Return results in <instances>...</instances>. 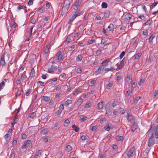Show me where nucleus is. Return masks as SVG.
Listing matches in <instances>:
<instances>
[{"instance_id": "nucleus-1", "label": "nucleus", "mask_w": 158, "mask_h": 158, "mask_svg": "<svg viewBox=\"0 0 158 158\" xmlns=\"http://www.w3.org/2000/svg\"><path fill=\"white\" fill-rule=\"evenodd\" d=\"M155 126L153 125L152 126L150 130L147 132V135L149 137L148 140V146L149 147H151L154 144L155 142L153 139L154 136L155 137V133L156 130Z\"/></svg>"}, {"instance_id": "nucleus-22", "label": "nucleus", "mask_w": 158, "mask_h": 158, "mask_svg": "<svg viewBox=\"0 0 158 158\" xmlns=\"http://www.w3.org/2000/svg\"><path fill=\"white\" fill-rule=\"evenodd\" d=\"M98 109H101L103 107V104L102 102L98 103Z\"/></svg>"}, {"instance_id": "nucleus-64", "label": "nucleus", "mask_w": 158, "mask_h": 158, "mask_svg": "<svg viewBox=\"0 0 158 158\" xmlns=\"http://www.w3.org/2000/svg\"><path fill=\"white\" fill-rule=\"evenodd\" d=\"M67 105H69L72 103V101L70 100H67L66 102Z\"/></svg>"}, {"instance_id": "nucleus-2", "label": "nucleus", "mask_w": 158, "mask_h": 158, "mask_svg": "<svg viewBox=\"0 0 158 158\" xmlns=\"http://www.w3.org/2000/svg\"><path fill=\"white\" fill-rule=\"evenodd\" d=\"M70 4L69 2L66 1L64 2L61 14L62 15H63L64 13H66L68 10L69 6Z\"/></svg>"}, {"instance_id": "nucleus-39", "label": "nucleus", "mask_w": 158, "mask_h": 158, "mask_svg": "<svg viewBox=\"0 0 158 158\" xmlns=\"http://www.w3.org/2000/svg\"><path fill=\"white\" fill-rule=\"evenodd\" d=\"M5 82L4 81H2L0 84V90L2 88V87L4 86Z\"/></svg>"}, {"instance_id": "nucleus-42", "label": "nucleus", "mask_w": 158, "mask_h": 158, "mask_svg": "<svg viewBox=\"0 0 158 158\" xmlns=\"http://www.w3.org/2000/svg\"><path fill=\"white\" fill-rule=\"evenodd\" d=\"M127 78L128 79V80L130 81V82H131L132 78L130 75H128L127 76Z\"/></svg>"}, {"instance_id": "nucleus-6", "label": "nucleus", "mask_w": 158, "mask_h": 158, "mask_svg": "<svg viewBox=\"0 0 158 158\" xmlns=\"http://www.w3.org/2000/svg\"><path fill=\"white\" fill-rule=\"evenodd\" d=\"M57 67L53 65H52L51 67L48 69V72L52 73L54 72V71H55L57 69Z\"/></svg>"}, {"instance_id": "nucleus-3", "label": "nucleus", "mask_w": 158, "mask_h": 158, "mask_svg": "<svg viewBox=\"0 0 158 158\" xmlns=\"http://www.w3.org/2000/svg\"><path fill=\"white\" fill-rule=\"evenodd\" d=\"M56 56H58L57 60L60 61L64 59V53L60 51H58L55 55Z\"/></svg>"}, {"instance_id": "nucleus-34", "label": "nucleus", "mask_w": 158, "mask_h": 158, "mask_svg": "<svg viewBox=\"0 0 158 158\" xmlns=\"http://www.w3.org/2000/svg\"><path fill=\"white\" fill-rule=\"evenodd\" d=\"M45 143H47L50 140V138L48 136L46 138H44L43 139Z\"/></svg>"}, {"instance_id": "nucleus-5", "label": "nucleus", "mask_w": 158, "mask_h": 158, "mask_svg": "<svg viewBox=\"0 0 158 158\" xmlns=\"http://www.w3.org/2000/svg\"><path fill=\"white\" fill-rule=\"evenodd\" d=\"M31 142L30 140H28L26 142L24 143V144L22 147V149H24L27 147H30L31 145Z\"/></svg>"}, {"instance_id": "nucleus-20", "label": "nucleus", "mask_w": 158, "mask_h": 158, "mask_svg": "<svg viewBox=\"0 0 158 158\" xmlns=\"http://www.w3.org/2000/svg\"><path fill=\"white\" fill-rule=\"evenodd\" d=\"M72 127L76 132H78L79 131V128L77 126L75 125H73L72 126Z\"/></svg>"}, {"instance_id": "nucleus-10", "label": "nucleus", "mask_w": 158, "mask_h": 158, "mask_svg": "<svg viewBox=\"0 0 158 158\" xmlns=\"http://www.w3.org/2000/svg\"><path fill=\"white\" fill-rule=\"evenodd\" d=\"M109 106L108 104L105 106V110L106 111V114L108 115H110L112 114V111L109 109Z\"/></svg>"}, {"instance_id": "nucleus-36", "label": "nucleus", "mask_w": 158, "mask_h": 158, "mask_svg": "<svg viewBox=\"0 0 158 158\" xmlns=\"http://www.w3.org/2000/svg\"><path fill=\"white\" fill-rule=\"evenodd\" d=\"M104 39V38H102L101 42V43L103 44L104 45H105L106 44V41Z\"/></svg>"}, {"instance_id": "nucleus-55", "label": "nucleus", "mask_w": 158, "mask_h": 158, "mask_svg": "<svg viewBox=\"0 0 158 158\" xmlns=\"http://www.w3.org/2000/svg\"><path fill=\"white\" fill-rule=\"evenodd\" d=\"M33 3V0H29L28 2V4L29 5H32Z\"/></svg>"}, {"instance_id": "nucleus-59", "label": "nucleus", "mask_w": 158, "mask_h": 158, "mask_svg": "<svg viewBox=\"0 0 158 158\" xmlns=\"http://www.w3.org/2000/svg\"><path fill=\"white\" fill-rule=\"evenodd\" d=\"M91 106V104L90 103H87L85 105V108H89Z\"/></svg>"}, {"instance_id": "nucleus-14", "label": "nucleus", "mask_w": 158, "mask_h": 158, "mask_svg": "<svg viewBox=\"0 0 158 158\" xmlns=\"http://www.w3.org/2000/svg\"><path fill=\"white\" fill-rule=\"evenodd\" d=\"M127 118L128 121H131L133 119V116L131 114H130L129 113H127Z\"/></svg>"}, {"instance_id": "nucleus-38", "label": "nucleus", "mask_w": 158, "mask_h": 158, "mask_svg": "<svg viewBox=\"0 0 158 158\" xmlns=\"http://www.w3.org/2000/svg\"><path fill=\"white\" fill-rule=\"evenodd\" d=\"M95 41V40H94V38L93 37L89 41L88 43H89V44H92Z\"/></svg>"}, {"instance_id": "nucleus-32", "label": "nucleus", "mask_w": 158, "mask_h": 158, "mask_svg": "<svg viewBox=\"0 0 158 158\" xmlns=\"http://www.w3.org/2000/svg\"><path fill=\"white\" fill-rule=\"evenodd\" d=\"M118 102L117 101H114L112 104V106L113 107H114L118 105Z\"/></svg>"}, {"instance_id": "nucleus-29", "label": "nucleus", "mask_w": 158, "mask_h": 158, "mask_svg": "<svg viewBox=\"0 0 158 158\" xmlns=\"http://www.w3.org/2000/svg\"><path fill=\"white\" fill-rule=\"evenodd\" d=\"M43 99L45 102H47L49 100L50 98L49 97L44 96L43 97Z\"/></svg>"}, {"instance_id": "nucleus-46", "label": "nucleus", "mask_w": 158, "mask_h": 158, "mask_svg": "<svg viewBox=\"0 0 158 158\" xmlns=\"http://www.w3.org/2000/svg\"><path fill=\"white\" fill-rule=\"evenodd\" d=\"M125 54V52L124 51H123L120 56V59H122L123 57L124 56Z\"/></svg>"}, {"instance_id": "nucleus-7", "label": "nucleus", "mask_w": 158, "mask_h": 158, "mask_svg": "<svg viewBox=\"0 0 158 158\" xmlns=\"http://www.w3.org/2000/svg\"><path fill=\"white\" fill-rule=\"evenodd\" d=\"M80 15V14H79L78 13L77 14H74L73 15L72 17L69 20L68 22V23L69 24H71L73 21L74 20V19L78 16H79Z\"/></svg>"}, {"instance_id": "nucleus-21", "label": "nucleus", "mask_w": 158, "mask_h": 158, "mask_svg": "<svg viewBox=\"0 0 158 158\" xmlns=\"http://www.w3.org/2000/svg\"><path fill=\"white\" fill-rule=\"evenodd\" d=\"M27 77L26 75L25 71H24L22 74L21 77V80L23 81L26 79Z\"/></svg>"}, {"instance_id": "nucleus-18", "label": "nucleus", "mask_w": 158, "mask_h": 158, "mask_svg": "<svg viewBox=\"0 0 158 158\" xmlns=\"http://www.w3.org/2000/svg\"><path fill=\"white\" fill-rule=\"evenodd\" d=\"M71 41V36L70 35H68L66 39L65 43L66 44L69 43Z\"/></svg>"}, {"instance_id": "nucleus-40", "label": "nucleus", "mask_w": 158, "mask_h": 158, "mask_svg": "<svg viewBox=\"0 0 158 158\" xmlns=\"http://www.w3.org/2000/svg\"><path fill=\"white\" fill-rule=\"evenodd\" d=\"M157 3L156 2H154L152 3L150 6V7L151 9H152L154 8L157 5Z\"/></svg>"}, {"instance_id": "nucleus-62", "label": "nucleus", "mask_w": 158, "mask_h": 158, "mask_svg": "<svg viewBox=\"0 0 158 158\" xmlns=\"http://www.w3.org/2000/svg\"><path fill=\"white\" fill-rule=\"evenodd\" d=\"M60 76H61V77L63 79L65 78L66 77V75L64 73L61 74Z\"/></svg>"}, {"instance_id": "nucleus-44", "label": "nucleus", "mask_w": 158, "mask_h": 158, "mask_svg": "<svg viewBox=\"0 0 158 158\" xmlns=\"http://www.w3.org/2000/svg\"><path fill=\"white\" fill-rule=\"evenodd\" d=\"M158 95V90H156L153 93V97L154 98L156 97H157Z\"/></svg>"}, {"instance_id": "nucleus-28", "label": "nucleus", "mask_w": 158, "mask_h": 158, "mask_svg": "<svg viewBox=\"0 0 158 158\" xmlns=\"http://www.w3.org/2000/svg\"><path fill=\"white\" fill-rule=\"evenodd\" d=\"M10 135L9 134H6L5 136V138L6 139V141H7V142L8 143L9 142L10 138H8Z\"/></svg>"}, {"instance_id": "nucleus-30", "label": "nucleus", "mask_w": 158, "mask_h": 158, "mask_svg": "<svg viewBox=\"0 0 158 158\" xmlns=\"http://www.w3.org/2000/svg\"><path fill=\"white\" fill-rule=\"evenodd\" d=\"M72 149V148L70 145H68L66 146V150L68 152H70Z\"/></svg>"}, {"instance_id": "nucleus-41", "label": "nucleus", "mask_w": 158, "mask_h": 158, "mask_svg": "<svg viewBox=\"0 0 158 158\" xmlns=\"http://www.w3.org/2000/svg\"><path fill=\"white\" fill-rule=\"evenodd\" d=\"M49 48H45L44 49V52L45 54H47L48 52Z\"/></svg>"}, {"instance_id": "nucleus-58", "label": "nucleus", "mask_w": 158, "mask_h": 158, "mask_svg": "<svg viewBox=\"0 0 158 158\" xmlns=\"http://www.w3.org/2000/svg\"><path fill=\"white\" fill-rule=\"evenodd\" d=\"M17 26V25L16 23H15L12 25L11 27L12 28H14V29H15V28Z\"/></svg>"}, {"instance_id": "nucleus-47", "label": "nucleus", "mask_w": 158, "mask_h": 158, "mask_svg": "<svg viewBox=\"0 0 158 158\" xmlns=\"http://www.w3.org/2000/svg\"><path fill=\"white\" fill-rule=\"evenodd\" d=\"M44 84V82L41 81H39L37 82L38 86H40L43 85Z\"/></svg>"}, {"instance_id": "nucleus-4", "label": "nucleus", "mask_w": 158, "mask_h": 158, "mask_svg": "<svg viewBox=\"0 0 158 158\" xmlns=\"http://www.w3.org/2000/svg\"><path fill=\"white\" fill-rule=\"evenodd\" d=\"M135 149L134 147H133L130 148L127 152V155L129 157L133 156V153L135 151Z\"/></svg>"}, {"instance_id": "nucleus-43", "label": "nucleus", "mask_w": 158, "mask_h": 158, "mask_svg": "<svg viewBox=\"0 0 158 158\" xmlns=\"http://www.w3.org/2000/svg\"><path fill=\"white\" fill-rule=\"evenodd\" d=\"M141 54L140 53H137L136 54L135 56V58L136 59H139V57L141 56Z\"/></svg>"}, {"instance_id": "nucleus-15", "label": "nucleus", "mask_w": 158, "mask_h": 158, "mask_svg": "<svg viewBox=\"0 0 158 158\" xmlns=\"http://www.w3.org/2000/svg\"><path fill=\"white\" fill-rule=\"evenodd\" d=\"M35 66L33 68L31 69V72H30V77L31 78H32L35 76V71L34 69L35 68Z\"/></svg>"}, {"instance_id": "nucleus-48", "label": "nucleus", "mask_w": 158, "mask_h": 158, "mask_svg": "<svg viewBox=\"0 0 158 158\" xmlns=\"http://www.w3.org/2000/svg\"><path fill=\"white\" fill-rule=\"evenodd\" d=\"M47 133V130L45 129H44L42 131V133L43 135H45Z\"/></svg>"}, {"instance_id": "nucleus-56", "label": "nucleus", "mask_w": 158, "mask_h": 158, "mask_svg": "<svg viewBox=\"0 0 158 158\" xmlns=\"http://www.w3.org/2000/svg\"><path fill=\"white\" fill-rule=\"evenodd\" d=\"M90 128L92 131H94L96 130L97 128L95 126H93L90 127Z\"/></svg>"}, {"instance_id": "nucleus-63", "label": "nucleus", "mask_w": 158, "mask_h": 158, "mask_svg": "<svg viewBox=\"0 0 158 158\" xmlns=\"http://www.w3.org/2000/svg\"><path fill=\"white\" fill-rule=\"evenodd\" d=\"M87 119V117H83L82 118H81L80 119V121L81 122H83L85 120H86Z\"/></svg>"}, {"instance_id": "nucleus-9", "label": "nucleus", "mask_w": 158, "mask_h": 158, "mask_svg": "<svg viewBox=\"0 0 158 158\" xmlns=\"http://www.w3.org/2000/svg\"><path fill=\"white\" fill-rule=\"evenodd\" d=\"M4 58L5 55L4 53L2 55L1 58L0 64L2 66H3L5 65V61Z\"/></svg>"}, {"instance_id": "nucleus-49", "label": "nucleus", "mask_w": 158, "mask_h": 158, "mask_svg": "<svg viewBox=\"0 0 158 158\" xmlns=\"http://www.w3.org/2000/svg\"><path fill=\"white\" fill-rule=\"evenodd\" d=\"M138 17L142 20H145L146 19L145 17L143 15H140Z\"/></svg>"}, {"instance_id": "nucleus-17", "label": "nucleus", "mask_w": 158, "mask_h": 158, "mask_svg": "<svg viewBox=\"0 0 158 158\" xmlns=\"http://www.w3.org/2000/svg\"><path fill=\"white\" fill-rule=\"evenodd\" d=\"M126 63V59L125 58H123L122 60L120 62V66L121 67H123L124 64L125 63Z\"/></svg>"}, {"instance_id": "nucleus-52", "label": "nucleus", "mask_w": 158, "mask_h": 158, "mask_svg": "<svg viewBox=\"0 0 158 158\" xmlns=\"http://www.w3.org/2000/svg\"><path fill=\"white\" fill-rule=\"evenodd\" d=\"M154 37V36L153 35H151L149 38V41L151 42H152V40Z\"/></svg>"}, {"instance_id": "nucleus-25", "label": "nucleus", "mask_w": 158, "mask_h": 158, "mask_svg": "<svg viewBox=\"0 0 158 158\" xmlns=\"http://www.w3.org/2000/svg\"><path fill=\"white\" fill-rule=\"evenodd\" d=\"M110 15V12L108 10H106L104 12V16L106 18L109 17Z\"/></svg>"}, {"instance_id": "nucleus-61", "label": "nucleus", "mask_w": 158, "mask_h": 158, "mask_svg": "<svg viewBox=\"0 0 158 158\" xmlns=\"http://www.w3.org/2000/svg\"><path fill=\"white\" fill-rule=\"evenodd\" d=\"M114 70L115 69H114L113 68H106L105 69L106 71H112Z\"/></svg>"}, {"instance_id": "nucleus-26", "label": "nucleus", "mask_w": 158, "mask_h": 158, "mask_svg": "<svg viewBox=\"0 0 158 158\" xmlns=\"http://www.w3.org/2000/svg\"><path fill=\"white\" fill-rule=\"evenodd\" d=\"M152 23V20L149 19L144 23L145 25H150Z\"/></svg>"}, {"instance_id": "nucleus-31", "label": "nucleus", "mask_w": 158, "mask_h": 158, "mask_svg": "<svg viewBox=\"0 0 158 158\" xmlns=\"http://www.w3.org/2000/svg\"><path fill=\"white\" fill-rule=\"evenodd\" d=\"M107 7V3L105 2H103L102 4V8H106Z\"/></svg>"}, {"instance_id": "nucleus-12", "label": "nucleus", "mask_w": 158, "mask_h": 158, "mask_svg": "<svg viewBox=\"0 0 158 158\" xmlns=\"http://www.w3.org/2000/svg\"><path fill=\"white\" fill-rule=\"evenodd\" d=\"M82 0H77L74 3V5L76 6V8L80 6Z\"/></svg>"}, {"instance_id": "nucleus-27", "label": "nucleus", "mask_w": 158, "mask_h": 158, "mask_svg": "<svg viewBox=\"0 0 158 158\" xmlns=\"http://www.w3.org/2000/svg\"><path fill=\"white\" fill-rule=\"evenodd\" d=\"M83 57L81 55H79L76 58V60L78 61H81L82 60Z\"/></svg>"}, {"instance_id": "nucleus-24", "label": "nucleus", "mask_w": 158, "mask_h": 158, "mask_svg": "<svg viewBox=\"0 0 158 158\" xmlns=\"http://www.w3.org/2000/svg\"><path fill=\"white\" fill-rule=\"evenodd\" d=\"M116 139L119 141H123V136L118 135L116 137Z\"/></svg>"}, {"instance_id": "nucleus-53", "label": "nucleus", "mask_w": 158, "mask_h": 158, "mask_svg": "<svg viewBox=\"0 0 158 158\" xmlns=\"http://www.w3.org/2000/svg\"><path fill=\"white\" fill-rule=\"evenodd\" d=\"M31 92V89H29L26 92L27 96H28V94H29Z\"/></svg>"}, {"instance_id": "nucleus-23", "label": "nucleus", "mask_w": 158, "mask_h": 158, "mask_svg": "<svg viewBox=\"0 0 158 158\" xmlns=\"http://www.w3.org/2000/svg\"><path fill=\"white\" fill-rule=\"evenodd\" d=\"M70 123V121L69 119H66L65 120L64 123V126L65 127H67L68 126L69 124Z\"/></svg>"}, {"instance_id": "nucleus-33", "label": "nucleus", "mask_w": 158, "mask_h": 158, "mask_svg": "<svg viewBox=\"0 0 158 158\" xmlns=\"http://www.w3.org/2000/svg\"><path fill=\"white\" fill-rule=\"evenodd\" d=\"M18 117L17 116V115H16L15 118L13 120V122L14 123H16L18 122Z\"/></svg>"}, {"instance_id": "nucleus-54", "label": "nucleus", "mask_w": 158, "mask_h": 158, "mask_svg": "<svg viewBox=\"0 0 158 158\" xmlns=\"http://www.w3.org/2000/svg\"><path fill=\"white\" fill-rule=\"evenodd\" d=\"M36 115V114L35 112H33L31 114L30 116V117L31 118H33Z\"/></svg>"}, {"instance_id": "nucleus-8", "label": "nucleus", "mask_w": 158, "mask_h": 158, "mask_svg": "<svg viewBox=\"0 0 158 158\" xmlns=\"http://www.w3.org/2000/svg\"><path fill=\"white\" fill-rule=\"evenodd\" d=\"M107 61V60H104L102 63V66H106L108 65H110L112 63L111 61Z\"/></svg>"}, {"instance_id": "nucleus-60", "label": "nucleus", "mask_w": 158, "mask_h": 158, "mask_svg": "<svg viewBox=\"0 0 158 158\" xmlns=\"http://www.w3.org/2000/svg\"><path fill=\"white\" fill-rule=\"evenodd\" d=\"M137 82H133V81H132V82L131 83V85L134 88H135V86H136L137 85Z\"/></svg>"}, {"instance_id": "nucleus-57", "label": "nucleus", "mask_w": 158, "mask_h": 158, "mask_svg": "<svg viewBox=\"0 0 158 158\" xmlns=\"http://www.w3.org/2000/svg\"><path fill=\"white\" fill-rule=\"evenodd\" d=\"M113 84L111 83H109L107 85V87H108V89H110L111 87L112 86Z\"/></svg>"}, {"instance_id": "nucleus-51", "label": "nucleus", "mask_w": 158, "mask_h": 158, "mask_svg": "<svg viewBox=\"0 0 158 158\" xmlns=\"http://www.w3.org/2000/svg\"><path fill=\"white\" fill-rule=\"evenodd\" d=\"M83 102V99L81 98H80L78 99V100L77 101V104L79 105H80L81 103Z\"/></svg>"}, {"instance_id": "nucleus-37", "label": "nucleus", "mask_w": 158, "mask_h": 158, "mask_svg": "<svg viewBox=\"0 0 158 158\" xmlns=\"http://www.w3.org/2000/svg\"><path fill=\"white\" fill-rule=\"evenodd\" d=\"M144 79H141L138 82L139 85H141L144 82Z\"/></svg>"}, {"instance_id": "nucleus-13", "label": "nucleus", "mask_w": 158, "mask_h": 158, "mask_svg": "<svg viewBox=\"0 0 158 158\" xmlns=\"http://www.w3.org/2000/svg\"><path fill=\"white\" fill-rule=\"evenodd\" d=\"M102 69H104V68H102V67L101 66H100L95 71V74L96 75H97L100 73Z\"/></svg>"}, {"instance_id": "nucleus-16", "label": "nucleus", "mask_w": 158, "mask_h": 158, "mask_svg": "<svg viewBox=\"0 0 158 158\" xmlns=\"http://www.w3.org/2000/svg\"><path fill=\"white\" fill-rule=\"evenodd\" d=\"M114 26L113 24L112 23H110L109 25L108 26L107 30H108V31H111L114 29Z\"/></svg>"}, {"instance_id": "nucleus-11", "label": "nucleus", "mask_w": 158, "mask_h": 158, "mask_svg": "<svg viewBox=\"0 0 158 158\" xmlns=\"http://www.w3.org/2000/svg\"><path fill=\"white\" fill-rule=\"evenodd\" d=\"M137 125L135 123H133L131 127V131L134 132L137 128Z\"/></svg>"}, {"instance_id": "nucleus-50", "label": "nucleus", "mask_w": 158, "mask_h": 158, "mask_svg": "<svg viewBox=\"0 0 158 158\" xmlns=\"http://www.w3.org/2000/svg\"><path fill=\"white\" fill-rule=\"evenodd\" d=\"M96 82L95 81L92 80L90 81V85L91 86H93L95 83Z\"/></svg>"}, {"instance_id": "nucleus-35", "label": "nucleus", "mask_w": 158, "mask_h": 158, "mask_svg": "<svg viewBox=\"0 0 158 158\" xmlns=\"http://www.w3.org/2000/svg\"><path fill=\"white\" fill-rule=\"evenodd\" d=\"M81 139L83 140H84L85 139H87L88 138V137L87 136L83 135L81 137Z\"/></svg>"}, {"instance_id": "nucleus-45", "label": "nucleus", "mask_w": 158, "mask_h": 158, "mask_svg": "<svg viewBox=\"0 0 158 158\" xmlns=\"http://www.w3.org/2000/svg\"><path fill=\"white\" fill-rule=\"evenodd\" d=\"M106 118H103L100 119V122L101 123H104V122H106Z\"/></svg>"}, {"instance_id": "nucleus-19", "label": "nucleus", "mask_w": 158, "mask_h": 158, "mask_svg": "<svg viewBox=\"0 0 158 158\" xmlns=\"http://www.w3.org/2000/svg\"><path fill=\"white\" fill-rule=\"evenodd\" d=\"M132 15L129 13H127L125 15L124 18L125 19L129 20L131 18Z\"/></svg>"}]
</instances>
